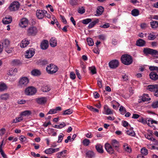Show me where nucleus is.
Returning a JSON list of instances; mask_svg holds the SVG:
<instances>
[{"instance_id":"20e7f679","label":"nucleus","mask_w":158,"mask_h":158,"mask_svg":"<svg viewBox=\"0 0 158 158\" xmlns=\"http://www.w3.org/2000/svg\"><path fill=\"white\" fill-rule=\"evenodd\" d=\"M46 69L48 73L53 74L58 70V68L56 65L51 64L47 66Z\"/></svg>"},{"instance_id":"9d476101","label":"nucleus","mask_w":158,"mask_h":158,"mask_svg":"<svg viewBox=\"0 0 158 158\" xmlns=\"http://www.w3.org/2000/svg\"><path fill=\"white\" fill-rule=\"evenodd\" d=\"M27 34L29 35H35L37 32V28L35 27H30L27 30Z\"/></svg>"},{"instance_id":"774afa93","label":"nucleus","mask_w":158,"mask_h":158,"mask_svg":"<svg viewBox=\"0 0 158 158\" xmlns=\"http://www.w3.org/2000/svg\"><path fill=\"white\" fill-rule=\"evenodd\" d=\"M6 131V130L4 128H2L0 130V135L2 136L5 134Z\"/></svg>"},{"instance_id":"0e129e2a","label":"nucleus","mask_w":158,"mask_h":158,"mask_svg":"<svg viewBox=\"0 0 158 158\" xmlns=\"http://www.w3.org/2000/svg\"><path fill=\"white\" fill-rule=\"evenodd\" d=\"M100 27L102 28H106L109 27H110V25L108 23H106L105 24L102 25H100Z\"/></svg>"},{"instance_id":"4c0bfd02","label":"nucleus","mask_w":158,"mask_h":158,"mask_svg":"<svg viewBox=\"0 0 158 158\" xmlns=\"http://www.w3.org/2000/svg\"><path fill=\"white\" fill-rule=\"evenodd\" d=\"M126 132L128 135L131 136H133L135 135L134 131L132 129H130V130L127 131Z\"/></svg>"},{"instance_id":"8fccbe9b","label":"nucleus","mask_w":158,"mask_h":158,"mask_svg":"<svg viewBox=\"0 0 158 158\" xmlns=\"http://www.w3.org/2000/svg\"><path fill=\"white\" fill-rule=\"evenodd\" d=\"M91 19H87L82 20V23L85 24H87L91 21Z\"/></svg>"},{"instance_id":"4d7b16f0","label":"nucleus","mask_w":158,"mask_h":158,"mask_svg":"<svg viewBox=\"0 0 158 158\" xmlns=\"http://www.w3.org/2000/svg\"><path fill=\"white\" fill-rule=\"evenodd\" d=\"M69 3L72 6L76 5H77V0H70Z\"/></svg>"},{"instance_id":"ea45409f","label":"nucleus","mask_w":158,"mask_h":158,"mask_svg":"<svg viewBox=\"0 0 158 158\" xmlns=\"http://www.w3.org/2000/svg\"><path fill=\"white\" fill-rule=\"evenodd\" d=\"M89 70L90 71L91 73L93 74H95L96 73V69L95 66H93L92 67H89Z\"/></svg>"},{"instance_id":"1a4fd4ad","label":"nucleus","mask_w":158,"mask_h":158,"mask_svg":"<svg viewBox=\"0 0 158 158\" xmlns=\"http://www.w3.org/2000/svg\"><path fill=\"white\" fill-rule=\"evenodd\" d=\"M46 14H47V11L39 10H37L36 15L38 19H41L44 17Z\"/></svg>"},{"instance_id":"79ce46f5","label":"nucleus","mask_w":158,"mask_h":158,"mask_svg":"<svg viewBox=\"0 0 158 158\" xmlns=\"http://www.w3.org/2000/svg\"><path fill=\"white\" fill-rule=\"evenodd\" d=\"M4 48L6 52L8 53H11L13 50V48L10 46L8 47Z\"/></svg>"},{"instance_id":"ddd939ff","label":"nucleus","mask_w":158,"mask_h":158,"mask_svg":"<svg viewBox=\"0 0 158 158\" xmlns=\"http://www.w3.org/2000/svg\"><path fill=\"white\" fill-rule=\"evenodd\" d=\"M36 102L39 104H43L45 103L47 101V98L46 97H41L35 99Z\"/></svg>"},{"instance_id":"49530a36","label":"nucleus","mask_w":158,"mask_h":158,"mask_svg":"<svg viewBox=\"0 0 158 158\" xmlns=\"http://www.w3.org/2000/svg\"><path fill=\"white\" fill-rule=\"evenodd\" d=\"M23 118L21 117L19 118H16L15 119L13 120L12 122V123H16L18 122H20L22 120Z\"/></svg>"},{"instance_id":"c9c22d12","label":"nucleus","mask_w":158,"mask_h":158,"mask_svg":"<svg viewBox=\"0 0 158 158\" xmlns=\"http://www.w3.org/2000/svg\"><path fill=\"white\" fill-rule=\"evenodd\" d=\"M131 13L133 16H136L139 15V11L137 9H134L132 10Z\"/></svg>"},{"instance_id":"6ab92c4d","label":"nucleus","mask_w":158,"mask_h":158,"mask_svg":"<svg viewBox=\"0 0 158 158\" xmlns=\"http://www.w3.org/2000/svg\"><path fill=\"white\" fill-rule=\"evenodd\" d=\"M158 87V85H149L147 86V89L151 92H154L156 89Z\"/></svg>"},{"instance_id":"c85d7f7f","label":"nucleus","mask_w":158,"mask_h":158,"mask_svg":"<svg viewBox=\"0 0 158 158\" xmlns=\"http://www.w3.org/2000/svg\"><path fill=\"white\" fill-rule=\"evenodd\" d=\"M51 90L50 87L48 85H44L42 86L41 90L43 92H47Z\"/></svg>"},{"instance_id":"58836bf2","label":"nucleus","mask_w":158,"mask_h":158,"mask_svg":"<svg viewBox=\"0 0 158 158\" xmlns=\"http://www.w3.org/2000/svg\"><path fill=\"white\" fill-rule=\"evenodd\" d=\"M73 110L72 109H69L64 111L63 114L64 115H68L72 114Z\"/></svg>"},{"instance_id":"13d9d810","label":"nucleus","mask_w":158,"mask_h":158,"mask_svg":"<svg viewBox=\"0 0 158 158\" xmlns=\"http://www.w3.org/2000/svg\"><path fill=\"white\" fill-rule=\"evenodd\" d=\"M45 152L47 154H51L52 153V148L47 149L45 151Z\"/></svg>"},{"instance_id":"5fc2aeb1","label":"nucleus","mask_w":158,"mask_h":158,"mask_svg":"<svg viewBox=\"0 0 158 158\" xmlns=\"http://www.w3.org/2000/svg\"><path fill=\"white\" fill-rule=\"evenodd\" d=\"M155 35L152 34H150L148 36V39L150 40H153L156 38Z\"/></svg>"},{"instance_id":"a19ab883","label":"nucleus","mask_w":158,"mask_h":158,"mask_svg":"<svg viewBox=\"0 0 158 158\" xmlns=\"http://www.w3.org/2000/svg\"><path fill=\"white\" fill-rule=\"evenodd\" d=\"M87 41L88 45L89 46H92L94 44V43L93 40L90 38H88L87 39Z\"/></svg>"},{"instance_id":"052dcab7","label":"nucleus","mask_w":158,"mask_h":158,"mask_svg":"<svg viewBox=\"0 0 158 158\" xmlns=\"http://www.w3.org/2000/svg\"><path fill=\"white\" fill-rule=\"evenodd\" d=\"M98 37L99 39L101 40H104L106 39V36L103 34H102L99 35L98 36Z\"/></svg>"},{"instance_id":"473e14b6","label":"nucleus","mask_w":158,"mask_h":158,"mask_svg":"<svg viewBox=\"0 0 158 158\" xmlns=\"http://www.w3.org/2000/svg\"><path fill=\"white\" fill-rule=\"evenodd\" d=\"M31 74L33 76H37L40 75L41 73L39 70L35 69L31 71Z\"/></svg>"},{"instance_id":"bf43d9fd","label":"nucleus","mask_w":158,"mask_h":158,"mask_svg":"<svg viewBox=\"0 0 158 158\" xmlns=\"http://www.w3.org/2000/svg\"><path fill=\"white\" fill-rule=\"evenodd\" d=\"M149 69L151 71L156 70L158 72V67L154 66H151L149 67Z\"/></svg>"},{"instance_id":"864d4df0","label":"nucleus","mask_w":158,"mask_h":158,"mask_svg":"<svg viewBox=\"0 0 158 158\" xmlns=\"http://www.w3.org/2000/svg\"><path fill=\"white\" fill-rule=\"evenodd\" d=\"M85 12V9L83 7H81L79 8L78 9V12L81 14H83Z\"/></svg>"},{"instance_id":"2eb2a0df","label":"nucleus","mask_w":158,"mask_h":158,"mask_svg":"<svg viewBox=\"0 0 158 158\" xmlns=\"http://www.w3.org/2000/svg\"><path fill=\"white\" fill-rule=\"evenodd\" d=\"M144 136L145 138L148 139L154 142L156 144L157 143V140L155 138H153V135L152 133H150L149 134H144Z\"/></svg>"},{"instance_id":"6e6552de","label":"nucleus","mask_w":158,"mask_h":158,"mask_svg":"<svg viewBox=\"0 0 158 158\" xmlns=\"http://www.w3.org/2000/svg\"><path fill=\"white\" fill-rule=\"evenodd\" d=\"M35 49L33 48L29 49L27 50L25 55V57L27 58L32 57L35 54Z\"/></svg>"},{"instance_id":"393cba45","label":"nucleus","mask_w":158,"mask_h":158,"mask_svg":"<svg viewBox=\"0 0 158 158\" xmlns=\"http://www.w3.org/2000/svg\"><path fill=\"white\" fill-rule=\"evenodd\" d=\"M145 41L142 39H140L136 41V45L139 47H142L145 46Z\"/></svg>"},{"instance_id":"2f4dec72","label":"nucleus","mask_w":158,"mask_h":158,"mask_svg":"<svg viewBox=\"0 0 158 158\" xmlns=\"http://www.w3.org/2000/svg\"><path fill=\"white\" fill-rule=\"evenodd\" d=\"M9 94L7 93H5L1 95L0 96V98L2 100H6L9 98Z\"/></svg>"},{"instance_id":"5701e85b","label":"nucleus","mask_w":158,"mask_h":158,"mask_svg":"<svg viewBox=\"0 0 158 158\" xmlns=\"http://www.w3.org/2000/svg\"><path fill=\"white\" fill-rule=\"evenodd\" d=\"M149 76L150 78L153 80H156L158 79V75L157 73L154 72H151Z\"/></svg>"},{"instance_id":"69168bd1","label":"nucleus","mask_w":158,"mask_h":158,"mask_svg":"<svg viewBox=\"0 0 158 158\" xmlns=\"http://www.w3.org/2000/svg\"><path fill=\"white\" fill-rule=\"evenodd\" d=\"M140 27L142 29H145L147 27V25L145 23H142L140 24Z\"/></svg>"},{"instance_id":"c03bdc74","label":"nucleus","mask_w":158,"mask_h":158,"mask_svg":"<svg viewBox=\"0 0 158 158\" xmlns=\"http://www.w3.org/2000/svg\"><path fill=\"white\" fill-rule=\"evenodd\" d=\"M17 72V70L15 68L14 69H12L10 71L9 73V75L10 76H13L15 75L16 73Z\"/></svg>"},{"instance_id":"f704fd0d","label":"nucleus","mask_w":158,"mask_h":158,"mask_svg":"<svg viewBox=\"0 0 158 158\" xmlns=\"http://www.w3.org/2000/svg\"><path fill=\"white\" fill-rule=\"evenodd\" d=\"M119 110L120 112V113L123 115L124 114L127 112L126 108L122 106L120 107Z\"/></svg>"},{"instance_id":"72a5a7b5","label":"nucleus","mask_w":158,"mask_h":158,"mask_svg":"<svg viewBox=\"0 0 158 158\" xmlns=\"http://www.w3.org/2000/svg\"><path fill=\"white\" fill-rule=\"evenodd\" d=\"M66 125L64 122H62L58 125H55L54 127L56 128L61 129L65 127Z\"/></svg>"},{"instance_id":"4468645a","label":"nucleus","mask_w":158,"mask_h":158,"mask_svg":"<svg viewBox=\"0 0 158 158\" xmlns=\"http://www.w3.org/2000/svg\"><path fill=\"white\" fill-rule=\"evenodd\" d=\"M111 144L116 150L118 151L120 144L118 141L115 139H113L112 140Z\"/></svg>"},{"instance_id":"a878e982","label":"nucleus","mask_w":158,"mask_h":158,"mask_svg":"<svg viewBox=\"0 0 158 158\" xmlns=\"http://www.w3.org/2000/svg\"><path fill=\"white\" fill-rule=\"evenodd\" d=\"M10 41L9 40L6 39L4 40L2 43V45L3 48H5L8 47L10 46Z\"/></svg>"},{"instance_id":"a211bd4d","label":"nucleus","mask_w":158,"mask_h":158,"mask_svg":"<svg viewBox=\"0 0 158 158\" xmlns=\"http://www.w3.org/2000/svg\"><path fill=\"white\" fill-rule=\"evenodd\" d=\"M104 109L105 112L104 114H112L113 113L112 111L108 107L107 105H105L104 107Z\"/></svg>"},{"instance_id":"6e6d98bb","label":"nucleus","mask_w":158,"mask_h":158,"mask_svg":"<svg viewBox=\"0 0 158 158\" xmlns=\"http://www.w3.org/2000/svg\"><path fill=\"white\" fill-rule=\"evenodd\" d=\"M152 106L153 108H156L158 107V101L153 102L152 104Z\"/></svg>"},{"instance_id":"f03ea898","label":"nucleus","mask_w":158,"mask_h":158,"mask_svg":"<svg viewBox=\"0 0 158 158\" xmlns=\"http://www.w3.org/2000/svg\"><path fill=\"white\" fill-rule=\"evenodd\" d=\"M143 52L145 54H150L154 57L158 58V51L156 50L149 48H144Z\"/></svg>"},{"instance_id":"9b49d317","label":"nucleus","mask_w":158,"mask_h":158,"mask_svg":"<svg viewBox=\"0 0 158 158\" xmlns=\"http://www.w3.org/2000/svg\"><path fill=\"white\" fill-rule=\"evenodd\" d=\"M105 149L108 153L112 154L114 153V151L111 145L110 144L106 143L105 145Z\"/></svg>"},{"instance_id":"cd10ccee","label":"nucleus","mask_w":158,"mask_h":158,"mask_svg":"<svg viewBox=\"0 0 158 158\" xmlns=\"http://www.w3.org/2000/svg\"><path fill=\"white\" fill-rule=\"evenodd\" d=\"M86 157L88 158H93L95 157V154L92 151H89L86 153Z\"/></svg>"},{"instance_id":"f8f14e48","label":"nucleus","mask_w":158,"mask_h":158,"mask_svg":"<svg viewBox=\"0 0 158 158\" xmlns=\"http://www.w3.org/2000/svg\"><path fill=\"white\" fill-rule=\"evenodd\" d=\"M28 20L26 18H22L19 23V26L22 28L25 27L27 26Z\"/></svg>"},{"instance_id":"c756f323","label":"nucleus","mask_w":158,"mask_h":158,"mask_svg":"<svg viewBox=\"0 0 158 158\" xmlns=\"http://www.w3.org/2000/svg\"><path fill=\"white\" fill-rule=\"evenodd\" d=\"M151 27L153 29L158 27V22L156 21H152L150 22Z\"/></svg>"},{"instance_id":"dca6fc26","label":"nucleus","mask_w":158,"mask_h":158,"mask_svg":"<svg viewBox=\"0 0 158 158\" xmlns=\"http://www.w3.org/2000/svg\"><path fill=\"white\" fill-rule=\"evenodd\" d=\"M41 48L43 50H45L48 47V41L47 40H44L41 44Z\"/></svg>"},{"instance_id":"39448f33","label":"nucleus","mask_w":158,"mask_h":158,"mask_svg":"<svg viewBox=\"0 0 158 158\" xmlns=\"http://www.w3.org/2000/svg\"><path fill=\"white\" fill-rule=\"evenodd\" d=\"M24 92L25 95H32L36 93V90L33 87L29 86L26 89Z\"/></svg>"},{"instance_id":"e433bc0d","label":"nucleus","mask_w":158,"mask_h":158,"mask_svg":"<svg viewBox=\"0 0 158 158\" xmlns=\"http://www.w3.org/2000/svg\"><path fill=\"white\" fill-rule=\"evenodd\" d=\"M141 99V101H140L139 100V102L141 103V102H145L146 101H149V100H151V98H147L146 97H145V96H143V95L142 97V98Z\"/></svg>"},{"instance_id":"09e8293b","label":"nucleus","mask_w":158,"mask_h":158,"mask_svg":"<svg viewBox=\"0 0 158 158\" xmlns=\"http://www.w3.org/2000/svg\"><path fill=\"white\" fill-rule=\"evenodd\" d=\"M31 113L30 111L26 110L22 113L21 115L24 116H28L31 114Z\"/></svg>"},{"instance_id":"412c9836","label":"nucleus","mask_w":158,"mask_h":158,"mask_svg":"<svg viewBox=\"0 0 158 158\" xmlns=\"http://www.w3.org/2000/svg\"><path fill=\"white\" fill-rule=\"evenodd\" d=\"M67 151L64 150L62 152H59L56 154V155L57 158H61V157H64L65 156L67 153Z\"/></svg>"},{"instance_id":"f257e3e1","label":"nucleus","mask_w":158,"mask_h":158,"mask_svg":"<svg viewBox=\"0 0 158 158\" xmlns=\"http://www.w3.org/2000/svg\"><path fill=\"white\" fill-rule=\"evenodd\" d=\"M122 63L126 65L131 64L132 62V59L131 56L128 55H123L121 58Z\"/></svg>"},{"instance_id":"7c9ffc66","label":"nucleus","mask_w":158,"mask_h":158,"mask_svg":"<svg viewBox=\"0 0 158 158\" xmlns=\"http://www.w3.org/2000/svg\"><path fill=\"white\" fill-rule=\"evenodd\" d=\"M7 87L6 84L3 83L2 82L0 83V91H3L7 89Z\"/></svg>"},{"instance_id":"4be33fe9","label":"nucleus","mask_w":158,"mask_h":158,"mask_svg":"<svg viewBox=\"0 0 158 158\" xmlns=\"http://www.w3.org/2000/svg\"><path fill=\"white\" fill-rule=\"evenodd\" d=\"M57 41L55 38L52 37L50 40V44L52 47H54L57 45Z\"/></svg>"},{"instance_id":"338daca9","label":"nucleus","mask_w":158,"mask_h":158,"mask_svg":"<svg viewBox=\"0 0 158 158\" xmlns=\"http://www.w3.org/2000/svg\"><path fill=\"white\" fill-rule=\"evenodd\" d=\"M70 77L71 79L74 80L76 77L75 74L73 72H71L70 73Z\"/></svg>"},{"instance_id":"b1692460","label":"nucleus","mask_w":158,"mask_h":158,"mask_svg":"<svg viewBox=\"0 0 158 158\" xmlns=\"http://www.w3.org/2000/svg\"><path fill=\"white\" fill-rule=\"evenodd\" d=\"M95 148L97 151L99 153H102L104 151L103 149L102 146L100 144H98L95 146Z\"/></svg>"},{"instance_id":"bb28decb","label":"nucleus","mask_w":158,"mask_h":158,"mask_svg":"<svg viewBox=\"0 0 158 158\" xmlns=\"http://www.w3.org/2000/svg\"><path fill=\"white\" fill-rule=\"evenodd\" d=\"M104 10V8L102 6L98 7L96 11V15L98 16L101 15L103 13Z\"/></svg>"},{"instance_id":"680f3d73","label":"nucleus","mask_w":158,"mask_h":158,"mask_svg":"<svg viewBox=\"0 0 158 158\" xmlns=\"http://www.w3.org/2000/svg\"><path fill=\"white\" fill-rule=\"evenodd\" d=\"M102 80L100 79V78H98L97 81V84L98 87L100 88H101L102 87Z\"/></svg>"},{"instance_id":"a18cd8bd","label":"nucleus","mask_w":158,"mask_h":158,"mask_svg":"<svg viewBox=\"0 0 158 158\" xmlns=\"http://www.w3.org/2000/svg\"><path fill=\"white\" fill-rule=\"evenodd\" d=\"M90 143V140L87 139H85L82 142V143L84 146H88Z\"/></svg>"},{"instance_id":"f3484780","label":"nucleus","mask_w":158,"mask_h":158,"mask_svg":"<svg viewBox=\"0 0 158 158\" xmlns=\"http://www.w3.org/2000/svg\"><path fill=\"white\" fill-rule=\"evenodd\" d=\"M12 21V17L10 16L5 17L2 20L3 23L5 24H7L10 23Z\"/></svg>"},{"instance_id":"423d86ee","label":"nucleus","mask_w":158,"mask_h":158,"mask_svg":"<svg viewBox=\"0 0 158 158\" xmlns=\"http://www.w3.org/2000/svg\"><path fill=\"white\" fill-rule=\"evenodd\" d=\"M20 7V4L18 2H12L8 8V9L11 11H15L18 10Z\"/></svg>"},{"instance_id":"de8ad7c7","label":"nucleus","mask_w":158,"mask_h":158,"mask_svg":"<svg viewBox=\"0 0 158 158\" xmlns=\"http://www.w3.org/2000/svg\"><path fill=\"white\" fill-rule=\"evenodd\" d=\"M98 22V21H94L91 22L88 25L89 28H91L94 26Z\"/></svg>"},{"instance_id":"603ef678","label":"nucleus","mask_w":158,"mask_h":158,"mask_svg":"<svg viewBox=\"0 0 158 158\" xmlns=\"http://www.w3.org/2000/svg\"><path fill=\"white\" fill-rule=\"evenodd\" d=\"M11 63L14 65H18L20 63V62L19 60L15 59L13 60Z\"/></svg>"},{"instance_id":"e2e57ef3","label":"nucleus","mask_w":158,"mask_h":158,"mask_svg":"<svg viewBox=\"0 0 158 158\" xmlns=\"http://www.w3.org/2000/svg\"><path fill=\"white\" fill-rule=\"evenodd\" d=\"M148 121H150L151 122V124H153V123H154L156 124H157L158 123V122L157 121L153 120L151 118H148Z\"/></svg>"},{"instance_id":"aec40b11","label":"nucleus","mask_w":158,"mask_h":158,"mask_svg":"<svg viewBox=\"0 0 158 158\" xmlns=\"http://www.w3.org/2000/svg\"><path fill=\"white\" fill-rule=\"evenodd\" d=\"M30 42L26 39L23 40L20 44V46L22 48H24L26 47L28 44Z\"/></svg>"},{"instance_id":"7ed1b4c3","label":"nucleus","mask_w":158,"mask_h":158,"mask_svg":"<svg viewBox=\"0 0 158 158\" xmlns=\"http://www.w3.org/2000/svg\"><path fill=\"white\" fill-rule=\"evenodd\" d=\"M29 82V80L27 77H22L19 81L18 86L19 87L24 88L27 85Z\"/></svg>"},{"instance_id":"0eeeda50","label":"nucleus","mask_w":158,"mask_h":158,"mask_svg":"<svg viewBox=\"0 0 158 158\" xmlns=\"http://www.w3.org/2000/svg\"><path fill=\"white\" fill-rule=\"evenodd\" d=\"M119 65L118 61L116 60H113L109 63V67L112 69H115L117 68Z\"/></svg>"},{"instance_id":"3c124183","label":"nucleus","mask_w":158,"mask_h":158,"mask_svg":"<svg viewBox=\"0 0 158 158\" xmlns=\"http://www.w3.org/2000/svg\"><path fill=\"white\" fill-rule=\"evenodd\" d=\"M64 136V135L63 133H60L58 136V140L57 141V142H61Z\"/></svg>"},{"instance_id":"37998d69","label":"nucleus","mask_w":158,"mask_h":158,"mask_svg":"<svg viewBox=\"0 0 158 158\" xmlns=\"http://www.w3.org/2000/svg\"><path fill=\"white\" fill-rule=\"evenodd\" d=\"M141 153L145 156L147 155L148 154V150L145 148H143L141 150Z\"/></svg>"}]
</instances>
